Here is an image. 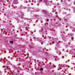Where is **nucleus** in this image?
Segmentation results:
<instances>
[{
	"label": "nucleus",
	"instance_id": "nucleus-1",
	"mask_svg": "<svg viewBox=\"0 0 75 75\" xmlns=\"http://www.w3.org/2000/svg\"><path fill=\"white\" fill-rule=\"evenodd\" d=\"M43 68H40V71H42V70H43Z\"/></svg>",
	"mask_w": 75,
	"mask_h": 75
},
{
	"label": "nucleus",
	"instance_id": "nucleus-2",
	"mask_svg": "<svg viewBox=\"0 0 75 75\" xmlns=\"http://www.w3.org/2000/svg\"><path fill=\"white\" fill-rule=\"evenodd\" d=\"M10 43H11V44H13V41H10Z\"/></svg>",
	"mask_w": 75,
	"mask_h": 75
},
{
	"label": "nucleus",
	"instance_id": "nucleus-3",
	"mask_svg": "<svg viewBox=\"0 0 75 75\" xmlns=\"http://www.w3.org/2000/svg\"><path fill=\"white\" fill-rule=\"evenodd\" d=\"M47 21H49V19H47Z\"/></svg>",
	"mask_w": 75,
	"mask_h": 75
},
{
	"label": "nucleus",
	"instance_id": "nucleus-4",
	"mask_svg": "<svg viewBox=\"0 0 75 75\" xmlns=\"http://www.w3.org/2000/svg\"><path fill=\"white\" fill-rule=\"evenodd\" d=\"M53 67H54V68H55V66H54Z\"/></svg>",
	"mask_w": 75,
	"mask_h": 75
},
{
	"label": "nucleus",
	"instance_id": "nucleus-5",
	"mask_svg": "<svg viewBox=\"0 0 75 75\" xmlns=\"http://www.w3.org/2000/svg\"><path fill=\"white\" fill-rule=\"evenodd\" d=\"M46 4H47V3H46Z\"/></svg>",
	"mask_w": 75,
	"mask_h": 75
},
{
	"label": "nucleus",
	"instance_id": "nucleus-6",
	"mask_svg": "<svg viewBox=\"0 0 75 75\" xmlns=\"http://www.w3.org/2000/svg\"><path fill=\"white\" fill-rule=\"evenodd\" d=\"M1 14V13H0V15Z\"/></svg>",
	"mask_w": 75,
	"mask_h": 75
},
{
	"label": "nucleus",
	"instance_id": "nucleus-7",
	"mask_svg": "<svg viewBox=\"0 0 75 75\" xmlns=\"http://www.w3.org/2000/svg\"><path fill=\"white\" fill-rule=\"evenodd\" d=\"M58 0H57V1Z\"/></svg>",
	"mask_w": 75,
	"mask_h": 75
},
{
	"label": "nucleus",
	"instance_id": "nucleus-8",
	"mask_svg": "<svg viewBox=\"0 0 75 75\" xmlns=\"http://www.w3.org/2000/svg\"><path fill=\"white\" fill-rule=\"evenodd\" d=\"M1 72H0V73Z\"/></svg>",
	"mask_w": 75,
	"mask_h": 75
}]
</instances>
